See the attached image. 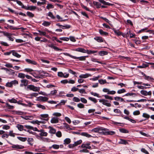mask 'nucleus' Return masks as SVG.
I'll return each instance as SVG.
<instances>
[{
  "mask_svg": "<svg viewBox=\"0 0 154 154\" xmlns=\"http://www.w3.org/2000/svg\"><path fill=\"white\" fill-rule=\"evenodd\" d=\"M119 131L120 132L124 133H128V131L125 128L120 129Z\"/></svg>",
  "mask_w": 154,
  "mask_h": 154,
  "instance_id": "38",
  "label": "nucleus"
},
{
  "mask_svg": "<svg viewBox=\"0 0 154 154\" xmlns=\"http://www.w3.org/2000/svg\"><path fill=\"white\" fill-rule=\"evenodd\" d=\"M47 16L50 17L51 19H54L55 17L54 16L52 13L51 12H49L47 14Z\"/></svg>",
  "mask_w": 154,
  "mask_h": 154,
  "instance_id": "42",
  "label": "nucleus"
},
{
  "mask_svg": "<svg viewBox=\"0 0 154 154\" xmlns=\"http://www.w3.org/2000/svg\"><path fill=\"white\" fill-rule=\"evenodd\" d=\"M126 92V90L124 89H122L120 90H119L117 91V93L119 94H121Z\"/></svg>",
  "mask_w": 154,
  "mask_h": 154,
  "instance_id": "48",
  "label": "nucleus"
},
{
  "mask_svg": "<svg viewBox=\"0 0 154 154\" xmlns=\"http://www.w3.org/2000/svg\"><path fill=\"white\" fill-rule=\"evenodd\" d=\"M26 61L29 63H31L33 65H36L37 64V63L35 61L29 59H26Z\"/></svg>",
  "mask_w": 154,
  "mask_h": 154,
  "instance_id": "23",
  "label": "nucleus"
},
{
  "mask_svg": "<svg viewBox=\"0 0 154 154\" xmlns=\"http://www.w3.org/2000/svg\"><path fill=\"white\" fill-rule=\"evenodd\" d=\"M75 51L83 53H86L87 52L86 51V50L84 49V48H77L75 49Z\"/></svg>",
  "mask_w": 154,
  "mask_h": 154,
  "instance_id": "16",
  "label": "nucleus"
},
{
  "mask_svg": "<svg viewBox=\"0 0 154 154\" xmlns=\"http://www.w3.org/2000/svg\"><path fill=\"white\" fill-rule=\"evenodd\" d=\"M17 127L18 129L20 131H22L23 130V125H22L18 124L17 126Z\"/></svg>",
  "mask_w": 154,
  "mask_h": 154,
  "instance_id": "40",
  "label": "nucleus"
},
{
  "mask_svg": "<svg viewBox=\"0 0 154 154\" xmlns=\"http://www.w3.org/2000/svg\"><path fill=\"white\" fill-rule=\"evenodd\" d=\"M54 7V6L51 4H48L47 6H46V8L48 9L53 8Z\"/></svg>",
  "mask_w": 154,
  "mask_h": 154,
  "instance_id": "39",
  "label": "nucleus"
},
{
  "mask_svg": "<svg viewBox=\"0 0 154 154\" xmlns=\"http://www.w3.org/2000/svg\"><path fill=\"white\" fill-rule=\"evenodd\" d=\"M40 133L39 134L40 136V138L42 137H46L48 135V133L47 132H45L42 129H41L39 131Z\"/></svg>",
  "mask_w": 154,
  "mask_h": 154,
  "instance_id": "13",
  "label": "nucleus"
},
{
  "mask_svg": "<svg viewBox=\"0 0 154 154\" xmlns=\"http://www.w3.org/2000/svg\"><path fill=\"white\" fill-rule=\"evenodd\" d=\"M13 112L14 115H22L23 114V112L20 111H14Z\"/></svg>",
  "mask_w": 154,
  "mask_h": 154,
  "instance_id": "26",
  "label": "nucleus"
},
{
  "mask_svg": "<svg viewBox=\"0 0 154 154\" xmlns=\"http://www.w3.org/2000/svg\"><path fill=\"white\" fill-rule=\"evenodd\" d=\"M38 32H39L38 35L41 36H46V32H45L41 31L40 30H38Z\"/></svg>",
  "mask_w": 154,
  "mask_h": 154,
  "instance_id": "33",
  "label": "nucleus"
},
{
  "mask_svg": "<svg viewBox=\"0 0 154 154\" xmlns=\"http://www.w3.org/2000/svg\"><path fill=\"white\" fill-rule=\"evenodd\" d=\"M103 128L101 127H98L95 128L91 130V131L95 133H99L102 134Z\"/></svg>",
  "mask_w": 154,
  "mask_h": 154,
  "instance_id": "3",
  "label": "nucleus"
},
{
  "mask_svg": "<svg viewBox=\"0 0 154 154\" xmlns=\"http://www.w3.org/2000/svg\"><path fill=\"white\" fill-rule=\"evenodd\" d=\"M17 138L20 140L23 141V142H24L26 140H27V138L26 137H17Z\"/></svg>",
  "mask_w": 154,
  "mask_h": 154,
  "instance_id": "43",
  "label": "nucleus"
},
{
  "mask_svg": "<svg viewBox=\"0 0 154 154\" xmlns=\"http://www.w3.org/2000/svg\"><path fill=\"white\" fill-rule=\"evenodd\" d=\"M27 88L30 90L32 91L35 92H38L40 90L39 87H37L34 86L33 85H29L27 86Z\"/></svg>",
  "mask_w": 154,
  "mask_h": 154,
  "instance_id": "2",
  "label": "nucleus"
},
{
  "mask_svg": "<svg viewBox=\"0 0 154 154\" xmlns=\"http://www.w3.org/2000/svg\"><path fill=\"white\" fill-rule=\"evenodd\" d=\"M114 112L116 113H117L119 115H120L121 113V111L118 109H115L114 110Z\"/></svg>",
  "mask_w": 154,
  "mask_h": 154,
  "instance_id": "50",
  "label": "nucleus"
},
{
  "mask_svg": "<svg viewBox=\"0 0 154 154\" xmlns=\"http://www.w3.org/2000/svg\"><path fill=\"white\" fill-rule=\"evenodd\" d=\"M59 145L57 144H54L52 145L51 148H53L54 149H57L59 148Z\"/></svg>",
  "mask_w": 154,
  "mask_h": 154,
  "instance_id": "59",
  "label": "nucleus"
},
{
  "mask_svg": "<svg viewBox=\"0 0 154 154\" xmlns=\"http://www.w3.org/2000/svg\"><path fill=\"white\" fill-rule=\"evenodd\" d=\"M56 135L58 137H60L62 136V133L61 131H58L56 133Z\"/></svg>",
  "mask_w": 154,
  "mask_h": 154,
  "instance_id": "56",
  "label": "nucleus"
},
{
  "mask_svg": "<svg viewBox=\"0 0 154 154\" xmlns=\"http://www.w3.org/2000/svg\"><path fill=\"white\" fill-rule=\"evenodd\" d=\"M41 121H38V120H36L35 121H33L32 122L33 124H36L38 125H39L40 124H45L46 122L45 120H44L43 119H41Z\"/></svg>",
  "mask_w": 154,
  "mask_h": 154,
  "instance_id": "8",
  "label": "nucleus"
},
{
  "mask_svg": "<svg viewBox=\"0 0 154 154\" xmlns=\"http://www.w3.org/2000/svg\"><path fill=\"white\" fill-rule=\"evenodd\" d=\"M8 1H16L17 2V3L19 5L21 6H22V8H23V6H24V5L22 3V2L20 1H19L17 0H8Z\"/></svg>",
  "mask_w": 154,
  "mask_h": 154,
  "instance_id": "34",
  "label": "nucleus"
},
{
  "mask_svg": "<svg viewBox=\"0 0 154 154\" xmlns=\"http://www.w3.org/2000/svg\"><path fill=\"white\" fill-rule=\"evenodd\" d=\"M88 99L91 101L94 102V103H96L97 102V100L96 99L94 98H93L91 97H88Z\"/></svg>",
  "mask_w": 154,
  "mask_h": 154,
  "instance_id": "44",
  "label": "nucleus"
},
{
  "mask_svg": "<svg viewBox=\"0 0 154 154\" xmlns=\"http://www.w3.org/2000/svg\"><path fill=\"white\" fill-rule=\"evenodd\" d=\"M102 134L104 135H113L115 134V131H109L108 129L103 128Z\"/></svg>",
  "mask_w": 154,
  "mask_h": 154,
  "instance_id": "1",
  "label": "nucleus"
},
{
  "mask_svg": "<svg viewBox=\"0 0 154 154\" xmlns=\"http://www.w3.org/2000/svg\"><path fill=\"white\" fill-rule=\"evenodd\" d=\"M144 76L145 77L144 79H145L147 80L148 81H152V80H154V79L153 78H152L150 76H147V75H146L145 74L144 75Z\"/></svg>",
  "mask_w": 154,
  "mask_h": 154,
  "instance_id": "29",
  "label": "nucleus"
},
{
  "mask_svg": "<svg viewBox=\"0 0 154 154\" xmlns=\"http://www.w3.org/2000/svg\"><path fill=\"white\" fill-rule=\"evenodd\" d=\"M103 96L104 97L105 99H109L110 100H113V98L111 96H109V95H104Z\"/></svg>",
  "mask_w": 154,
  "mask_h": 154,
  "instance_id": "52",
  "label": "nucleus"
},
{
  "mask_svg": "<svg viewBox=\"0 0 154 154\" xmlns=\"http://www.w3.org/2000/svg\"><path fill=\"white\" fill-rule=\"evenodd\" d=\"M134 85L136 84H139V85H142L145 86H150V85L147 84L143 83L141 82H137L136 81H134Z\"/></svg>",
  "mask_w": 154,
  "mask_h": 154,
  "instance_id": "24",
  "label": "nucleus"
},
{
  "mask_svg": "<svg viewBox=\"0 0 154 154\" xmlns=\"http://www.w3.org/2000/svg\"><path fill=\"white\" fill-rule=\"evenodd\" d=\"M12 55L15 56L17 57V58H19L21 56V55L19 54H18L17 52H16L14 50H12Z\"/></svg>",
  "mask_w": 154,
  "mask_h": 154,
  "instance_id": "25",
  "label": "nucleus"
},
{
  "mask_svg": "<svg viewBox=\"0 0 154 154\" xmlns=\"http://www.w3.org/2000/svg\"><path fill=\"white\" fill-rule=\"evenodd\" d=\"M90 94L92 95H93L94 96L97 97H100L99 96V94L93 92H90Z\"/></svg>",
  "mask_w": 154,
  "mask_h": 154,
  "instance_id": "55",
  "label": "nucleus"
},
{
  "mask_svg": "<svg viewBox=\"0 0 154 154\" xmlns=\"http://www.w3.org/2000/svg\"><path fill=\"white\" fill-rule=\"evenodd\" d=\"M27 15L30 17H32L34 16V15L33 14L29 11L27 12Z\"/></svg>",
  "mask_w": 154,
  "mask_h": 154,
  "instance_id": "49",
  "label": "nucleus"
},
{
  "mask_svg": "<svg viewBox=\"0 0 154 154\" xmlns=\"http://www.w3.org/2000/svg\"><path fill=\"white\" fill-rule=\"evenodd\" d=\"M99 32L101 35H108L107 32L103 31L101 29H99Z\"/></svg>",
  "mask_w": 154,
  "mask_h": 154,
  "instance_id": "31",
  "label": "nucleus"
},
{
  "mask_svg": "<svg viewBox=\"0 0 154 154\" xmlns=\"http://www.w3.org/2000/svg\"><path fill=\"white\" fill-rule=\"evenodd\" d=\"M91 75L88 73H86L85 74H82L79 75V77L82 78H86L89 76H91Z\"/></svg>",
  "mask_w": 154,
  "mask_h": 154,
  "instance_id": "20",
  "label": "nucleus"
},
{
  "mask_svg": "<svg viewBox=\"0 0 154 154\" xmlns=\"http://www.w3.org/2000/svg\"><path fill=\"white\" fill-rule=\"evenodd\" d=\"M73 100L75 102H79L80 101V99L77 97H74L73 98Z\"/></svg>",
  "mask_w": 154,
  "mask_h": 154,
  "instance_id": "58",
  "label": "nucleus"
},
{
  "mask_svg": "<svg viewBox=\"0 0 154 154\" xmlns=\"http://www.w3.org/2000/svg\"><path fill=\"white\" fill-rule=\"evenodd\" d=\"M18 77L20 78L24 79L25 77V75L23 73H19L18 74Z\"/></svg>",
  "mask_w": 154,
  "mask_h": 154,
  "instance_id": "35",
  "label": "nucleus"
},
{
  "mask_svg": "<svg viewBox=\"0 0 154 154\" xmlns=\"http://www.w3.org/2000/svg\"><path fill=\"white\" fill-rule=\"evenodd\" d=\"M8 101L11 103H16L17 102V100L14 98H13L11 99H9Z\"/></svg>",
  "mask_w": 154,
  "mask_h": 154,
  "instance_id": "63",
  "label": "nucleus"
},
{
  "mask_svg": "<svg viewBox=\"0 0 154 154\" xmlns=\"http://www.w3.org/2000/svg\"><path fill=\"white\" fill-rule=\"evenodd\" d=\"M94 39L99 42H103L104 40L101 37H96L94 38Z\"/></svg>",
  "mask_w": 154,
  "mask_h": 154,
  "instance_id": "19",
  "label": "nucleus"
},
{
  "mask_svg": "<svg viewBox=\"0 0 154 154\" xmlns=\"http://www.w3.org/2000/svg\"><path fill=\"white\" fill-rule=\"evenodd\" d=\"M140 93L144 96H151L152 94V92L151 91L147 92L145 90H141L140 91Z\"/></svg>",
  "mask_w": 154,
  "mask_h": 154,
  "instance_id": "12",
  "label": "nucleus"
},
{
  "mask_svg": "<svg viewBox=\"0 0 154 154\" xmlns=\"http://www.w3.org/2000/svg\"><path fill=\"white\" fill-rule=\"evenodd\" d=\"M12 148L16 150L21 149H23L24 148V146L18 144H13L11 146Z\"/></svg>",
  "mask_w": 154,
  "mask_h": 154,
  "instance_id": "5",
  "label": "nucleus"
},
{
  "mask_svg": "<svg viewBox=\"0 0 154 154\" xmlns=\"http://www.w3.org/2000/svg\"><path fill=\"white\" fill-rule=\"evenodd\" d=\"M119 143L122 144H126L128 143L125 140L123 139H121L119 142Z\"/></svg>",
  "mask_w": 154,
  "mask_h": 154,
  "instance_id": "47",
  "label": "nucleus"
},
{
  "mask_svg": "<svg viewBox=\"0 0 154 154\" xmlns=\"http://www.w3.org/2000/svg\"><path fill=\"white\" fill-rule=\"evenodd\" d=\"M108 100L104 99H100L99 100V102L102 103L103 105H106L108 107H110L111 106V104L110 103H108Z\"/></svg>",
  "mask_w": 154,
  "mask_h": 154,
  "instance_id": "4",
  "label": "nucleus"
},
{
  "mask_svg": "<svg viewBox=\"0 0 154 154\" xmlns=\"http://www.w3.org/2000/svg\"><path fill=\"white\" fill-rule=\"evenodd\" d=\"M41 121H38V120H36L35 121H33L32 122L33 124H36L38 125H39L40 124H45L46 122L45 120H44L43 119H41Z\"/></svg>",
  "mask_w": 154,
  "mask_h": 154,
  "instance_id": "9",
  "label": "nucleus"
},
{
  "mask_svg": "<svg viewBox=\"0 0 154 154\" xmlns=\"http://www.w3.org/2000/svg\"><path fill=\"white\" fill-rule=\"evenodd\" d=\"M99 1L100 3H102V4H103L104 5L112 6L113 5V4L109 3V2H106L104 0H99Z\"/></svg>",
  "mask_w": 154,
  "mask_h": 154,
  "instance_id": "18",
  "label": "nucleus"
},
{
  "mask_svg": "<svg viewBox=\"0 0 154 154\" xmlns=\"http://www.w3.org/2000/svg\"><path fill=\"white\" fill-rule=\"evenodd\" d=\"M82 140H78L74 143V145L75 146H77L78 145L82 143Z\"/></svg>",
  "mask_w": 154,
  "mask_h": 154,
  "instance_id": "51",
  "label": "nucleus"
},
{
  "mask_svg": "<svg viewBox=\"0 0 154 154\" xmlns=\"http://www.w3.org/2000/svg\"><path fill=\"white\" fill-rule=\"evenodd\" d=\"M0 32L3 33V35L7 37H8L9 35H11V33L4 31H0Z\"/></svg>",
  "mask_w": 154,
  "mask_h": 154,
  "instance_id": "37",
  "label": "nucleus"
},
{
  "mask_svg": "<svg viewBox=\"0 0 154 154\" xmlns=\"http://www.w3.org/2000/svg\"><path fill=\"white\" fill-rule=\"evenodd\" d=\"M86 51L87 52L86 53H87L89 54H94L97 52L96 51L89 50H86Z\"/></svg>",
  "mask_w": 154,
  "mask_h": 154,
  "instance_id": "41",
  "label": "nucleus"
},
{
  "mask_svg": "<svg viewBox=\"0 0 154 154\" xmlns=\"http://www.w3.org/2000/svg\"><path fill=\"white\" fill-rule=\"evenodd\" d=\"M21 84L20 85V86L22 87L23 86H27L28 81L26 79L21 80Z\"/></svg>",
  "mask_w": 154,
  "mask_h": 154,
  "instance_id": "10",
  "label": "nucleus"
},
{
  "mask_svg": "<svg viewBox=\"0 0 154 154\" xmlns=\"http://www.w3.org/2000/svg\"><path fill=\"white\" fill-rule=\"evenodd\" d=\"M7 26L11 29L17 30L19 29V28H17L15 27H14L13 26H10L8 25H7Z\"/></svg>",
  "mask_w": 154,
  "mask_h": 154,
  "instance_id": "45",
  "label": "nucleus"
},
{
  "mask_svg": "<svg viewBox=\"0 0 154 154\" xmlns=\"http://www.w3.org/2000/svg\"><path fill=\"white\" fill-rule=\"evenodd\" d=\"M93 5L96 6L97 8H100L101 6V4L99 3L98 2L94 1L93 2Z\"/></svg>",
  "mask_w": 154,
  "mask_h": 154,
  "instance_id": "22",
  "label": "nucleus"
},
{
  "mask_svg": "<svg viewBox=\"0 0 154 154\" xmlns=\"http://www.w3.org/2000/svg\"><path fill=\"white\" fill-rule=\"evenodd\" d=\"M33 141V140L32 138H28L27 140L28 143L31 146L32 145V144L31 143Z\"/></svg>",
  "mask_w": 154,
  "mask_h": 154,
  "instance_id": "57",
  "label": "nucleus"
},
{
  "mask_svg": "<svg viewBox=\"0 0 154 154\" xmlns=\"http://www.w3.org/2000/svg\"><path fill=\"white\" fill-rule=\"evenodd\" d=\"M79 90V89L78 88H76L75 87H73L72 88L71 91L72 92H75Z\"/></svg>",
  "mask_w": 154,
  "mask_h": 154,
  "instance_id": "64",
  "label": "nucleus"
},
{
  "mask_svg": "<svg viewBox=\"0 0 154 154\" xmlns=\"http://www.w3.org/2000/svg\"><path fill=\"white\" fill-rule=\"evenodd\" d=\"M142 116L144 118H146L147 119H148L150 117L149 115L145 113H143Z\"/></svg>",
  "mask_w": 154,
  "mask_h": 154,
  "instance_id": "53",
  "label": "nucleus"
},
{
  "mask_svg": "<svg viewBox=\"0 0 154 154\" xmlns=\"http://www.w3.org/2000/svg\"><path fill=\"white\" fill-rule=\"evenodd\" d=\"M80 134L86 137H92L91 135L88 134V133L86 132H82Z\"/></svg>",
  "mask_w": 154,
  "mask_h": 154,
  "instance_id": "27",
  "label": "nucleus"
},
{
  "mask_svg": "<svg viewBox=\"0 0 154 154\" xmlns=\"http://www.w3.org/2000/svg\"><path fill=\"white\" fill-rule=\"evenodd\" d=\"M48 128L50 129L49 131L50 133L53 134L56 133V130L52 127L50 126Z\"/></svg>",
  "mask_w": 154,
  "mask_h": 154,
  "instance_id": "15",
  "label": "nucleus"
},
{
  "mask_svg": "<svg viewBox=\"0 0 154 154\" xmlns=\"http://www.w3.org/2000/svg\"><path fill=\"white\" fill-rule=\"evenodd\" d=\"M68 55L71 57L73 58L74 59H79V60L81 61H84L85 60L86 56H82L80 57H76L75 56H74L72 55H71L69 54H68Z\"/></svg>",
  "mask_w": 154,
  "mask_h": 154,
  "instance_id": "7",
  "label": "nucleus"
},
{
  "mask_svg": "<svg viewBox=\"0 0 154 154\" xmlns=\"http://www.w3.org/2000/svg\"><path fill=\"white\" fill-rule=\"evenodd\" d=\"M48 99V98L45 97L40 96L37 98V100L39 101L45 102Z\"/></svg>",
  "mask_w": 154,
  "mask_h": 154,
  "instance_id": "11",
  "label": "nucleus"
},
{
  "mask_svg": "<svg viewBox=\"0 0 154 154\" xmlns=\"http://www.w3.org/2000/svg\"><path fill=\"white\" fill-rule=\"evenodd\" d=\"M112 29L113 30L115 34H116L118 36H119L121 35H122V33L121 32H120L119 30H116L114 28H113Z\"/></svg>",
  "mask_w": 154,
  "mask_h": 154,
  "instance_id": "21",
  "label": "nucleus"
},
{
  "mask_svg": "<svg viewBox=\"0 0 154 154\" xmlns=\"http://www.w3.org/2000/svg\"><path fill=\"white\" fill-rule=\"evenodd\" d=\"M58 122L59 118L57 117H53L51 120V122L52 124L57 123Z\"/></svg>",
  "mask_w": 154,
  "mask_h": 154,
  "instance_id": "14",
  "label": "nucleus"
},
{
  "mask_svg": "<svg viewBox=\"0 0 154 154\" xmlns=\"http://www.w3.org/2000/svg\"><path fill=\"white\" fill-rule=\"evenodd\" d=\"M36 106L40 108L43 109H46V108L44 106L40 104H36Z\"/></svg>",
  "mask_w": 154,
  "mask_h": 154,
  "instance_id": "46",
  "label": "nucleus"
},
{
  "mask_svg": "<svg viewBox=\"0 0 154 154\" xmlns=\"http://www.w3.org/2000/svg\"><path fill=\"white\" fill-rule=\"evenodd\" d=\"M9 135L12 137H14L15 136V134L13 133V131H10L9 132Z\"/></svg>",
  "mask_w": 154,
  "mask_h": 154,
  "instance_id": "62",
  "label": "nucleus"
},
{
  "mask_svg": "<svg viewBox=\"0 0 154 154\" xmlns=\"http://www.w3.org/2000/svg\"><path fill=\"white\" fill-rule=\"evenodd\" d=\"M71 142V140L69 138H66L64 140V144H69Z\"/></svg>",
  "mask_w": 154,
  "mask_h": 154,
  "instance_id": "28",
  "label": "nucleus"
},
{
  "mask_svg": "<svg viewBox=\"0 0 154 154\" xmlns=\"http://www.w3.org/2000/svg\"><path fill=\"white\" fill-rule=\"evenodd\" d=\"M81 147L82 148H85L86 149H91V147L90 146V143L83 144L81 145Z\"/></svg>",
  "mask_w": 154,
  "mask_h": 154,
  "instance_id": "17",
  "label": "nucleus"
},
{
  "mask_svg": "<svg viewBox=\"0 0 154 154\" xmlns=\"http://www.w3.org/2000/svg\"><path fill=\"white\" fill-rule=\"evenodd\" d=\"M107 54V52L105 51H101L99 53V55L101 56H103L104 55H106Z\"/></svg>",
  "mask_w": 154,
  "mask_h": 154,
  "instance_id": "30",
  "label": "nucleus"
},
{
  "mask_svg": "<svg viewBox=\"0 0 154 154\" xmlns=\"http://www.w3.org/2000/svg\"><path fill=\"white\" fill-rule=\"evenodd\" d=\"M10 128V126L7 125H4L3 126L2 129L5 130H8Z\"/></svg>",
  "mask_w": 154,
  "mask_h": 154,
  "instance_id": "54",
  "label": "nucleus"
},
{
  "mask_svg": "<svg viewBox=\"0 0 154 154\" xmlns=\"http://www.w3.org/2000/svg\"><path fill=\"white\" fill-rule=\"evenodd\" d=\"M133 96V97H135L137 96V94L134 93H128L127 94H126L124 96Z\"/></svg>",
  "mask_w": 154,
  "mask_h": 154,
  "instance_id": "36",
  "label": "nucleus"
},
{
  "mask_svg": "<svg viewBox=\"0 0 154 154\" xmlns=\"http://www.w3.org/2000/svg\"><path fill=\"white\" fill-rule=\"evenodd\" d=\"M53 115L56 117H60L61 116V113L58 112H54L53 114Z\"/></svg>",
  "mask_w": 154,
  "mask_h": 154,
  "instance_id": "60",
  "label": "nucleus"
},
{
  "mask_svg": "<svg viewBox=\"0 0 154 154\" xmlns=\"http://www.w3.org/2000/svg\"><path fill=\"white\" fill-rule=\"evenodd\" d=\"M41 119H43L46 121H48L49 118V115L47 114H42L40 115Z\"/></svg>",
  "mask_w": 154,
  "mask_h": 154,
  "instance_id": "6",
  "label": "nucleus"
},
{
  "mask_svg": "<svg viewBox=\"0 0 154 154\" xmlns=\"http://www.w3.org/2000/svg\"><path fill=\"white\" fill-rule=\"evenodd\" d=\"M99 82L101 84H103L106 83V80L100 79L99 80Z\"/></svg>",
  "mask_w": 154,
  "mask_h": 154,
  "instance_id": "61",
  "label": "nucleus"
},
{
  "mask_svg": "<svg viewBox=\"0 0 154 154\" xmlns=\"http://www.w3.org/2000/svg\"><path fill=\"white\" fill-rule=\"evenodd\" d=\"M51 24V23L46 21H44L42 23V25L45 26H48Z\"/></svg>",
  "mask_w": 154,
  "mask_h": 154,
  "instance_id": "32",
  "label": "nucleus"
}]
</instances>
